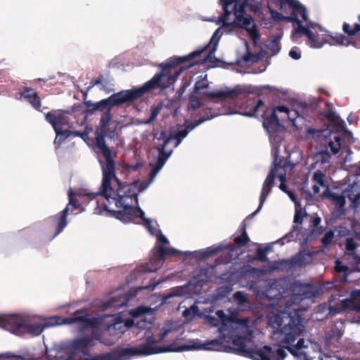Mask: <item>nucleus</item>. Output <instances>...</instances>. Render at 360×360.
<instances>
[{"label": "nucleus", "mask_w": 360, "mask_h": 360, "mask_svg": "<svg viewBox=\"0 0 360 360\" xmlns=\"http://www.w3.org/2000/svg\"><path fill=\"white\" fill-rule=\"evenodd\" d=\"M98 146L101 150L104 159V161L98 159L103 179L99 191L93 193V198L102 195L103 200H97L95 212L98 213L103 209L124 223L134 222L137 219V211L139 210L138 195L133 192L131 186L124 185L116 176L115 161L112 160L111 153L103 140L98 141Z\"/></svg>", "instance_id": "nucleus-1"}, {"label": "nucleus", "mask_w": 360, "mask_h": 360, "mask_svg": "<svg viewBox=\"0 0 360 360\" xmlns=\"http://www.w3.org/2000/svg\"><path fill=\"white\" fill-rule=\"evenodd\" d=\"M207 48V46L200 48L185 56L169 58L165 63L159 65L161 71L140 87L122 90L97 103L84 100V112L89 115H92L95 111L103 112L108 108L133 103L153 90L167 89L176 82L183 70H187L197 63L191 60L200 56Z\"/></svg>", "instance_id": "nucleus-2"}, {"label": "nucleus", "mask_w": 360, "mask_h": 360, "mask_svg": "<svg viewBox=\"0 0 360 360\" xmlns=\"http://www.w3.org/2000/svg\"><path fill=\"white\" fill-rule=\"evenodd\" d=\"M299 309L292 308V311L284 310L280 314L273 315L269 318V325L274 329L278 330V347L276 349V354L278 358H285L287 349L291 355L307 347L304 345V338H300L295 345L293 343L301 335L304 329L302 324V318Z\"/></svg>", "instance_id": "nucleus-3"}, {"label": "nucleus", "mask_w": 360, "mask_h": 360, "mask_svg": "<svg viewBox=\"0 0 360 360\" xmlns=\"http://www.w3.org/2000/svg\"><path fill=\"white\" fill-rule=\"evenodd\" d=\"M75 323H80L83 328H88L93 325V321L89 319L84 309L75 311L71 317L63 318L58 316L50 317L44 323H29L27 320L19 315H0V328L16 335L30 334L37 336L47 327L70 325Z\"/></svg>", "instance_id": "nucleus-4"}, {"label": "nucleus", "mask_w": 360, "mask_h": 360, "mask_svg": "<svg viewBox=\"0 0 360 360\" xmlns=\"http://www.w3.org/2000/svg\"><path fill=\"white\" fill-rule=\"evenodd\" d=\"M156 342H158V340H155L153 335H150L146 338V342L141 344L139 348H117L109 352L97 354L91 358L86 357L79 360H127L135 355L148 356L166 352H181L189 348V346L173 348L172 345L161 347L154 345Z\"/></svg>", "instance_id": "nucleus-5"}, {"label": "nucleus", "mask_w": 360, "mask_h": 360, "mask_svg": "<svg viewBox=\"0 0 360 360\" xmlns=\"http://www.w3.org/2000/svg\"><path fill=\"white\" fill-rule=\"evenodd\" d=\"M209 86L210 82H208L207 75H205L200 79L195 82L193 93L200 95L202 98H207L209 99L218 98L221 101L233 102L245 98L250 94L249 88L243 85H236L232 89L226 87L224 89L218 90L217 91H207V89Z\"/></svg>", "instance_id": "nucleus-6"}, {"label": "nucleus", "mask_w": 360, "mask_h": 360, "mask_svg": "<svg viewBox=\"0 0 360 360\" xmlns=\"http://www.w3.org/2000/svg\"><path fill=\"white\" fill-rule=\"evenodd\" d=\"M232 344L238 353L254 360H284L285 359L278 358L276 349L274 351L270 346L265 345L258 348L250 338L235 336L232 340Z\"/></svg>", "instance_id": "nucleus-7"}, {"label": "nucleus", "mask_w": 360, "mask_h": 360, "mask_svg": "<svg viewBox=\"0 0 360 360\" xmlns=\"http://www.w3.org/2000/svg\"><path fill=\"white\" fill-rule=\"evenodd\" d=\"M344 296L339 290L330 295L329 299L330 310L336 312L343 311L354 312L358 318L356 321L360 323V290H352L348 298L341 299Z\"/></svg>", "instance_id": "nucleus-8"}, {"label": "nucleus", "mask_w": 360, "mask_h": 360, "mask_svg": "<svg viewBox=\"0 0 360 360\" xmlns=\"http://www.w3.org/2000/svg\"><path fill=\"white\" fill-rule=\"evenodd\" d=\"M158 240L160 244L154 248L153 254L147 264V270L150 272L155 271L160 269L167 256L173 257L181 255L180 251L173 248L164 247L165 245L169 243V240L162 233L158 236Z\"/></svg>", "instance_id": "nucleus-9"}, {"label": "nucleus", "mask_w": 360, "mask_h": 360, "mask_svg": "<svg viewBox=\"0 0 360 360\" xmlns=\"http://www.w3.org/2000/svg\"><path fill=\"white\" fill-rule=\"evenodd\" d=\"M294 107L295 108V110H289L286 106L278 105L276 108L269 109V110H276V113L277 112H283L285 115L281 117V120H285L287 118L292 122V126L299 129L297 121L303 122L304 120V116L307 115L309 111L312 110V105L306 102H297L294 104Z\"/></svg>", "instance_id": "nucleus-10"}, {"label": "nucleus", "mask_w": 360, "mask_h": 360, "mask_svg": "<svg viewBox=\"0 0 360 360\" xmlns=\"http://www.w3.org/2000/svg\"><path fill=\"white\" fill-rule=\"evenodd\" d=\"M219 1L224 10V14L219 19L224 26L229 25L230 23L227 20L231 13L234 14L235 18L246 15L245 0H219Z\"/></svg>", "instance_id": "nucleus-11"}, {"label": "nucleus", "mask_w": 360, "mask_h": 360, "mask_svg": "<svg viewBox=\"0 0 360 360\" xmlns=\"http://www.w3.org/2000/svg\"><path fill=\"white\" fill-rule=\"evenodd\" d=\"M214 117V116L211 115L210 109L206 108L203 110V115H201L199 119L194 120L185 126H181L179 127L177 130L174 131L172 134V141H176L174 147H176L191 131L204 122L211 120Z\"/></svg>", "instance_id": "nucleus-12"}, {"label": "nucleus", "mask_w": 360, "mask_h": 360, "mask_svg": "<svg viewBox=\"0 0 360 360\" xmlns=\"http://www.w3.org/2000/svg\"><path fill=\"white\" fill-rule=\"evenodd\" d=\"M94 339L99 340L101 343H105L96 334H94L93 336L86 335L75 339L71 343V355L77 356L81 354L84 356H89V348L92 346L91 343Z\"/></svg>", "instance_id": "nucleus-13"}, {"label": "nucleus", "mask_w": 360, "mask_h": 360, "mask_svg": "<svg viewBox=\"0 0 360 360\" xmlns=\"http://www.w3.org/2000/svg\"><path fill=\"white\" fill-rule=\"evenodd\" d=\"M112 109V108H107L105 110H104L103 112V113L101 115V120H100L101 132L97 133V134L96 136L95 145H96V153H101L103 155V153H102L101 150L98 146V141L103 140V142L105 143V146L109 149V150L111 153L110 155H111L112 160L115 161V159L117 157V153H116V152L112 151L110 149V148L107 146V144L105 143V136L106 134L105 131L108 126L109 122H110V120L112 119V115H111Z\"/></svg>", "instance_id": "nucleus-14"}, {"label": "nucleus", "mask_w": 360, "mask_h": 360, "mask_svg": "<svg viewBox=\"0 0 360 360\" xmlns=\"http://www.w3.org/2000/svg\"><path fill=\"white\" fill-rule=\"evenodd\" d=\"M265 103L262 99L256 98H247L238 105L239 113L242 115L253 117L259 112L264 110Z\"/></svg>", "instance_id": "nucleus-15"}, {"label": "nucleus", "mask_w": 360, "mask_h": 360, "mask_svg": "<svg viewBox=\"0 0 360 360\" xmlns=\"http://www.w3.org/2000/svg\"><path fill=\"white\" fill-rule=\"evenodd\" d=\"M263 114L262 117L263 119L262 125L264 128L271 135L279 131L281 125L279 122L276 110H269L265 105L264 110H262Z\"/></svg>", "instance_id": "nucleus-16"}, {"label": "nucleus", "mask_w": 360, "mask_h": 360, "mask_svg": "<svg viewBox=\"0 0 360 360\" xmlns=\"http://www.w3.org/2000/svg\"><path fill=\"white\" fill-rule=\"evenodd\" d=\"M342 335L343 332L336 325L332 326L323 337V342L326 349L329 350L338 349Z\"/></svg>", "instance_id": "nucleus-17"}, {"label": "nucleus", "mask_w": 360, "mask_h": 360, "mask_svg": "<svg viewBox=\"0 0 360 360\" xmlns=\"http://www.w3.org/2000/svg\"><path fill=\"white\" fill-rule=\"evenodd\" d=\"M276 172H275V169H271L269 174L267 175L263 184L262 189L260 193L259 206L257 209L250 214V217H252L255 215H256L262 207L263 204L264 203L267 196L271 193V187H273L275 184L274 180L276 178Z\"/></svg>", "instance_id": "nucleus-18"}, {"label": "nucleus", "mask_w": 360, "mask_h": 360, "mask_svg": "<svg viewBox=\"0 0 360 360\" xmlns=\"http://www.w3.org/2000/svg\"><path fill=\"white\" fill-rule=\"evenodd\" d=\"M45 118L52 125L55 131H57L58 129L63 128V126L67 125L69 122L68 117L65 115V112L61 110H52L47 112L45 115Z\"/></svg>", "instance_id": "nucleus-19"}, {"label": "nucleus", "mask_w": 360, "mask_h": 360, "mask_svg": "<svg viewBox=\"0 0 360 360\" xmlns=\"http://www.w3.org/2000/svg\"><path fill=\"white\" fill-rule=\"evenodd\" d=\"M235 20L239 26L248 31L249 35L253 41H256L259 39L260 35L256 28L255 25L252 24L253 20L250 15H245L241 18H235Z\"/></svg>", "instance_id": "nucleus-20"}, {"label": "nucleus", "mask_w": 360, "mask_h": 360, "mask_svg": "<svg viewBox=\"0 0 360 360\" xmlns=\"http://www.w3.org/2000/svg\"><path fill=\"white\" fill-rule=\"evenodd\" d=\"M20 95L27 101L34 109L41 111V101L36 91L30 87L25 86L22 88Z\"/></svg>", "instance_id": "nucleus-21"}, {"label": "nucleus", "mask_w": 360, "mask_h": 360, "mask_svg": "<svg viewBox=\"0 0 360 360\" xmlns=\"http://www.w3.org/2000/svg\"><path fill=\"white\" fill-rule=\"evenodd\" d=\"M68 214V210L64 209L61 212L58 214L52 216L51 219L53 223V226L55 228V233L53 236V238H55L59 233H60L65 227L68 224L67 216Z\"/></svg>", "instance_id": "nucleus-22"}, {"label": "nucleus", "mask_w": 360, "mask_h": 360, "mask_svg": "<svg viewBox=\"0 0 360 360\" xmlns=\"http://www.w3.org/2000/svg\"><path fill=\"white\" fill-rule=\"evenodd\" d=\"M93 193H94L82 194L80 193H74L72 188H70L68 191L69 202L68 203L65 209L68 210V212L69 211L74 212L75 210H79L80 208V204L79 200L77 198V196L82 197L86 195L89 196L91 200L96 198V197H101L102 198V200H103V197L102 195H96L94 198H93Z\"/></svg>", "instance_id": "nucleus-23"}, {"label": "nucleus", "mask_w": 360, "mask_h": 360, "mask_svg": "<svg viewBox=\"0 0 360 360\" xmlns=\"http://www.w3.org/2000/svg\"><path fill=\"white\" fill-rule=\"evenodd\" d=\"M313 255L312 252L301 250L290 259V262L296 266H305L311 262Z\"/></svg>", "instance_id": "nucleus-24"}, {"label": "nucleus", "mask_w": 360, "mask_h": 360, "mask_svg": "<svg viewBox=\"0 0 360 360\" xmlns=\"http://www.w3.org/2000/svg\"><path fill=\"white\" fill-rule=\"evenodd\" d=\"M281 4H287L292 9V12L300 15L303 20L308 22V15L306 8L297 0H280Z\"/></svg>", "instance_id": "nucleus-25"}, {"label": "nucleus", "mask_w": 360, "mask_h": 360, "mask_svg": "<svg viewBox=\"0 0 360 360\" xmlns=\"http://www.w3.org/2000/svg\"><path fill=\"white\" fill-rule=\"evenodd\" d=\"M348 189H345L342 193H338L333 191H328L325 195L327 198L330 199L335 206L338 209H342L345 207L347 198V193H345Z\"/></svg>", "instance_id": "nucleus-26"}, {"label": "nucleus", "mask_w": 360, "mask_h": 360, "mask_svg": "<svg viewBox=\"0 0 360 360\" xmlns=\"http://www.w3.org/2000/svg\"><path fill=\"white\" fill-rule=\"evenodd\" d=\"M297 360H314V358H309L302 349L297 350L296 353L292 355ZM317 360H341L340 357L330 354L321 352Z\"/></svg>", "instance_id": "nucleus-27"}, {"label": "nucleus", "mask_w": 360, "mask_h": 360, "mask_svg": "<svg viewBox=\"0 0 360 360\" xmlns=\"http://www.w3.org/2000/svg\"><path fill=\"white\" fill-rule=\"evenodd\" d=\"M334 269L337 273L342 274L340 280L338 281V284H336L334 286L338 288L346 285L347 277L349 272V267L346 265H344L341 261L336 260L335 262Z\"/></svg>", "instance_id": "nucleus-28"}, {"label": "nucleus", "mask_w": 360, "mask_h": 360, "mask_svg": "<svg viewBox=\"0 0 360 360\" xmlns=\"http://www.w3.org/2000/svg\"><path fill=\"white\" fill-rule=\"evenodd\" d=\"M266 297L269 300L271 301L270 305L272 307H274L276 304L279 306L282 305L283 296L281 292L271 288L268 290Z\"/></svg>", "instance_id": "nucleus-29"}, {"label": "nucleus", "mask_w": 360, "mask_h": 360, "mask_svg": "<svg viewBox=\"0 0 360 360\" xmlns=\"http://www.w3.org/2000/svg\"><path fill=\"white\" fill-rule=\"evenodd\" d=\"M222 249L219 246L218 247H209L205 250L200 251H195L193 252L194 257L198 259H205L209 257L215 255L216 253L221 251Z\"/></svg>", "instance_id": "nucleus-30"}, {"label": "nucleus", "mask_w": 360, "mask_h": 360, "mask_svg": "<svg viewBox=\"0 0 360 360\" xmlns=\"http://www.w3.org/2000/svg\"><path fill=\"white\" fill-rule=\"evenodd\" d=\"M326 43H328V37L326 34H315L312 32L311 39H308V44L311 48L319 49Z\"/></svg>", "instance_id": "nucleus-31"}, {"label": "nucleus", "mask_w": 360, "mask_h": 360, "mask_svg": "<svg viewBox=\"0 0 360 360\" xmlns=\"http://www.w3.org/2000/svg\"><path fill=\"white\" fill-rule=\"evenodd\" d=\"M154 139L157 140L155 148H160V146L167 147L172 141V134L167 135V132L162 130L156 133Z\"/></svg>", "instance_id": "nucleus-32"}, {"label": "nucleus", "mask_w": 360, "mask_h": 360, "mask_svg": "<svg viewBox=\"0 0 360 360\" xmlns=\"http://www.w3.org/2000/svg\"><path fill=\"white\" fill-rule=\"evenodd\" d=\"M167 147L160 146V148H156L158 151V169H160L163 165H165L167 160L169 158L170 155L172 154V150H167Z\"/></svg>", "instance_id": "nucleus-33"}, {"label": "nucleus", "mask_w": 360, "mask_h": 360, "mask_svg": "<svg viewBox=\"0 0 360 360\" xmlns=\"http://www.w3.org/2000/svg\"><path fill=\"white\" fill-rule=\"evenodd\" d=\"M326 118L330 121L333 122L336 126L342 130H344L346 127L345 122L340 118L338 115L335 114L333 110H329L325 115Z\"/></svg>", "instance_id": "nucleus-34"}, {"label": "nucleus", "mask_w": 360, "mask_h": 360, "mask_svg": "<svg viewBox=\"0 0 360 360\" xmlns=\"http://www.w3.org/2000/svg\"><path fill=\"white\" fill-rule=\"evenodd\" d=\"M152 310L150 307H144V306H140L139 307H136L134 309H132L130 311L131 316L136 319H142L144 317H146V315L148 313H151Z\"/></svg>", "instance_id": "nucleus-35"}, {"label": "nucleus", "mask_w": 360, "mask_h": 360, "mask_svg": "<svg viewBox=\"0 0 360 360\" xmlns=\"http://www.w3.org/2000/svg\"><path fill=\"white\" fill-rule=\"evenodd\" d=\"M163 108V105L161 102L158 103L156 105H153L150 108V116L148 119L145 122L146 124L152 123L157 117V116L160 114V111Z\"/></svg>", "instance_id": "nucleus-36"}, {"label": "nucleus", "mask_w": 360, "mask_h": 360, "mask_svg": "<svg viewBox=\"0 0 360 360\" xmlns=\"http://www.w3.org/2000/svg\"><path fill=\"white\" fill-rule=\"evenodd\" d=\"M249 241L250 238L248 236L245 226L243 227V231H241L240 236H238L235 237L233 239V242L238 248H242L245 246L249 243Z\"/></svg>", "instance_id": "nucleus-37"}, {"label": "nucleus", "mask_w": 360, "mask_h": 360, "mask_svg": "<svg viewBox=\"0 0 360 360\" xmlns=\"http://www.w3.org/2000/svg\"><path fill=\"white\" fill-rule=\"evenodd\" d=\"M347 193V198L350 201V207L356 209L360 206V193L354 194L352 189H348L345 192Z\"/></svg>", "instance_id": "nucleus-38"}, {"label": "nucleus", "mask_w": 360, "mask_h": 360, "mask_svg": "<svg viewBox=\"0 0 360 360\" xmlns=\"http://www.w3.org/2000/svg\"><path fill=\"white\" fill-rule=\"evenodd\" d=\"M150 318L148 319L146 317L136 319L135 326L139 330L149 329L153 323L154 317L150 314Z\"/></svg>", "instance_id": "nucleus-39"}, {"label": "nucleus", "mask_w": 360, "mask_h": 360, "mask_svg": "<svg viewBox=\"0 0 360 360\" xmlns=\"http://www.w3.org/2000/svg\"><path fill=\"white\" fill-rule=\"evenodd\" d=\"M197 94L193 92L189 95L188 110H196L202 105L201 100L196 96Z\"/></svg>", "instance_id": "nucleus-40"}, {"label": "nucleus", "mask_w": 360, "mask_h": 360, "mask_svg": "<svg viewBox=\"0 0 360 360\" xmlns=\"http://www.w3.org/2000/svg\"><path fill=\"white\" fill-rule=\"evenodd\" d=\"M289 166L290 163L287 159L280 158L277 154L274 155V167L271 169H275L276 172L279 168L283 169L285 171Z\"/></svg>", "instance_id": "nucleus-41"}, {"label": "nucleus", "mask_w": 360, "mask_h": 360, "mask_svg": "<svg viewBox=\"0 0 360 360\" xmlns=\"http://www.w3.org/2000/svg\"><path fill=\"white\" fill-rule=\"evenodd\" d=\"M124 297L114 296L107 303L108 307L119 308L124 306L127 302Z\"/></svg>", "instance_id": "nucleus-42"}, {"label": "nucleus", "mask_w": 360, "mask_h": 360, "mask_svg": "<svg viewBox=\"0 0 360 360\" xmlns=\"http://www.w3.org/2000/svg\"><path fill=\"white\" fill-rule=\"evenodd\" d=\"M343 32L348 36L355 35L357 32H360V25L355 23L354 27L352 28L349 24L344 22L342 25Z\"/></svg>", "instance_id": "nucleus-43"}, {"label": "nucleus", "mask_w": 360, "mask_h": 360, "mask_svg": "<svg viewBox=\"0 0 360 360\" xmlns=\"http://www.w3.org/2000/svg\"><path fill=\"white\" fill-rule=\"evenodd\" d=\"M328 38V43L330 44V45H338V44H340V45H342L344 44L345 43V41H346V38L342 34H335V36H332V35H327Z\"/></svg>", "instance_id": "nucleus-44"}, {"label": "nucleus", "mask_w": 360, "mask_h": 360, "mask_svg": "<svg viewBox=\"0 0 360 360\" xmlns=\"http://www.w3.org/2000/svg\"><path fill=\"white\" fill-rule=\"evenodd\" d=\"M307 215V212L300 205L299 207H295V212L294 215V223L302 224V218L304 216Z\"/></svg>", "instance_id": "nucleus-45"}, {"label": "nucleus", "mask_w": 360, "mask_h": 360, "mask_svg": "<svg viewBox=\"0 0 360 360\" xmlns=\"http://www.w3.org/2000/svg\"><path fill=\"white\" fill-rule=\"evenodd\" d=\"M325 174L321 170H316L314 172L312 176V181L319 184V186H323L325 185Z\"/></svg>", "instance_id": "nucleus-46"}, {"label": "nucleus", "mask_w": 360, "mask_h": 360, "mask_svg": "<svg viewBox=\"0 0 360 360\" xmlns=\"http://www.w3.org/2000/svg\"><path fill=\"white\" fill-rule=\"evenodd\" d=\"M269 246H266L264 248H258L256 251L257 257L255 259L259 260L262 262H265L267 261V257L266 256L267 252L270 250Z\"/></svg>", "instance_id": "nucleus-47"}, {"label": "nucleus", "mask_w": 360, "mask_h": 360, "mask_svg": "<svg viewBox=\"0 0 360 360\" xmlns=\"http://www.w3.org/2000/svg\"><path fill=\"white\" fill-rule=\"evenodd\" d=\"M232 287L229 285H222L217 288V296L220 298L226 297L230 292L232 291Z\"/></svg>", "instance_id": "nucleus-48"}, {"label": "nucleus", "mask_w": 360, "mask_h": 360, "mask_svg": "<svg viewBox=\"0 0 360 360\" xmlns=\"http://www.w3.org/2000/svg\"><path fill=\"white\" fill-rule=\"evenodd\" d=\"M295 32L303 34L307 37L308 39H311L312 32L309 30V27L303 26L302 22L297 25Z\"/></svg>", "instance_id": "nucleus-49"}, {"label": "nucleus", "mask_w": 360, "mask_h": 360, "mask_svg": "<svg viewBox=\"0 0 360 360\" xmlns=\"http://www.w3.org/2000/svg\"><path fill=\"white\" fill-rule=\"evenodd\" d=\"M267 48L272 52L273 55L277 54L281 49L280 44L276 39L269 41Z\"/></svg>", "instance_id": "nucleus-50"}, {"label": "nucleus", "mask_w": 360, "mask_h": 360, "mask_svg": "<svg viewBox=\"0 0 360 360\" xmlns=\"http://www.w3.org/2000/svg\"><path fill=\"white\" fill-rule=\"evenodd\" d=\"M234 300L239 304H244L248 302L246 295L241 291H236L233 296Z\"/></svg>", "instance_id": "nucleus-51"}, {"label": "nucleus", "mask_w": 360, "mask_h": 360, "mask_svg": "<svg viewBox=\"0 0 360 360\" xmlns=\"http://www.w3.org/2000/svg\"><path fill=\"white\" fill-rule=\"evenodd\" d=\"M334 233L332 231H327L323 237L321 238V243L323 246L326 247L330 245L333 239Z\"/></svg>", "instance_id": "nucleus-52"}, {"label": "nucleus", "mask_w": 360, "mask_h": 360, "mask_svg": "<svg viewBox=\"0 0 360 360\" xmlns=\"http://www.w3.org/2000/svg\"><path fill=\"white\" fill-rule=\"evenodd\" d=\"M238 322L241 325L242 327L245 328L247 330L248 338L252 336V331L249 328L250 320L248 319H238Z\"/></svg>", "instance_id": "nucleus-53"}, {"label": "nucleus", "mask_w": 360, "mask_h": 360, "mask_svg": "<svg viewBox=\"0 0 360 360\" xmlns=\"http://www.w3.org/2000/svg\"><path fill=\"white\" fill-rule=\"evenodd\" d=\"M243 62H245V63H248V62H256L258 59L257 56L253 53H252L251 52H250L249 51H248L246 52V53L245 55H243L242 56V58Z\"/></svg>", "instance_id": "nucleus-54"}, {"label": "nucleus", "mask_w": 360, "mask_h": 360, "mask_svg": "<svg viewBox=\"0 0 360 360\" xmlns=\"http://www.w3.org/2000/svg\"><path fill=\"white\" fill-rule=\"evenodd\" d=\"M57 136H60L61 139H65L70 136H72V131L68 129L63 130V128H60V129H57V131H55Z\"/></svg>", "instance_id": "nucleus-55"}, {"label": "nucleus", "mask_w": 360, "mask_h": 360, "mask_svg": "<svg viewBox=\"0 0 360 360\" xmlns=\"http://www.w3.org/2000/svg\"><path fill=\"white\" fill-rule=\"evenodd\" d=\"M289 56L295 60H298L301 58V53L299 51V49L296 46L291 49L289 52Z\"/></svg>", "instance_id": "nucleus-56"}, {"label": "nucleus", "mask_w": 360, "mask_h": 360, "mask_svg": "<svg viewBox=\"0 0 360 360\" xmlns=\"http://www.w3.org/2000/svg\"><path fill=\"white\" fill-rule=\"evenodd\" d=\"M161 282L160 280H158V281H156L155 279H151L148 285H146V287H144L143 288L144 289H148V290H154L155 288V287L160 284Z\"/></svg>", "instance_id": "nucleus-57"}, {"label": "nucleus", "mask_w": 360, "mask_h": 360, "mask_svg": "<svg viewBox=\"0 0 360 360\" xmlns=\"http://www.w3.org/2000/svg\"><path fill=\"white\" fill-rule=\"evenodd\" d=\"M287 194L290 200L295 203V207H299L301 205V203L297 200L296 195L293 192L288 191Z\"/></svg>", "instance_id": "nucleus-58"}, {"label": "nucleus", "mask_w": 360, "mask_h": 360, "mask_svg": "<svg viewBox=\"0 0 360 360\" xmlns=\"http://www.w3.org/2000/svg\"><path fill=\"white\" fill-rule=\"evenodd\" d=\"M141 218L142 220L146 221L147 224H150L151 221L150 219L145 217L144 212L139 207V210L137 211V218Z\"/></svg>", "instance_id": "nucleus-59"}, {"label": "nucleus", "mask_w": 360, "mask_h": 360, "mask_svg": "<svg viewBox=\"0 0 360 360\" xmlns=\"http://www.w3.org/2000/svg\"><path fill=\"white\" fill-rule=\"evenodd\" d=\"M294 235L292 232H290L285 235L283 237H282L279 240L282 241V244L284 243V241L285 242H290L293 240Z\"/></svg>", "instance_id": "nucleus-60"}, {"label": "nucleus", "mask_w": 360, "mask_h": 360, "mask_svg": "<svg viewBox=\"0 0 360 360\" xmlns=\"http://www.w3.org/2000/svg\"><path fill=\"white\" fill-rule=\"evenodd\" d=\"M135 323H136V319L134 320L133 317L126 319L124 320V326L127 328H129L132 327L133 326H135Z\"/></svg>", "instance_id": "nucleus-61"}, {"label": "nucleus", "mask_w": 360, "mask_h": 360, "mask_svg": "<svg viewBox=\"0 0 360 360\" xmlns=\"http://www.w3.org/2000/svg\"><path fill=\"white\" fill-rule=\"evenodd\" d=\"M329 146L333 154L338 153L340 148V143L339 142L338 143L337 146H334L333 142H330Z\"/></svg>", "instance_id": "nucleus-62"}, {"label": "nucleus", "mask_w": 360, "mask_h": 360, "mask_svg": "<svg viewBox=\"0 0 360 360\" xmlns=\"http://www.w3.org/2000/svg\"><path fill=\"white\" fill-rule=\"evenodd\" d=\"M288 22H294L297 25L301 24L302 21L294 14L292 16L285 18Z\"/></svg>", "instance_id": "nucleus-63"}, {"label": "nucleus", "mask_w": 360, "mask_h": 360, "mask_svg": "<svg viewBox=\"0 0 360 360\" xmlns=\"http://www.w3.org/2000/svg\"><path fill=\"white\" fill-rule=\"evenodd\" d=\"M7 358L12 357L14 360H30L27 358H25L23 356L21 355H11V354L8 353L5 354Z\"/></svg>", "instance_id": "nucleus-64"}]
</instances>
